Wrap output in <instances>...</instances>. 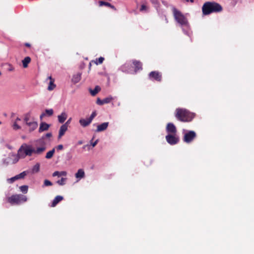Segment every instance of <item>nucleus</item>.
Masks as SVG:
<instances>
[{
	"instance_id": "33",
	"label": "nucleus",
	"mask_w": 254,
	"mask_h": 254,
	"mask_svg": "<svg viewBox=\"0 0 254 254\" xmlns=\"http://www.w3.org/2000/svg\"><path fill=\"white\" fill-rule=\"evenodd\" d=\"M32 120H33V119L30 118V115L29 114H27L25 115V117L24 118V122L25 124L28 123V122L31 121Z\"/></svg>"
},
{
	"instance_id": "16",
	"label": "nucleus",
	"mask_w": 254,
	"mask_h": 254,
	"mask_svg": "<svg viewBox=\"0 0 254 254\" xmlns=\"http://www.w3.org/2000/svg\"><path fill=\"white\" fill-rule=\"evenodd\" d=\"M49 127H50V125H49L45 122H42L40 124L39 132H43L44 131H46V130H48Z\"/></svg>"
},
{
	"instance_id": "54",
	"label": "nucleus",
	"mask_w": 254,
	"mask_h": 254,
	"mask_svg": "<svg viewBox=\"0 0 254 254\" xmlns=\"http://www.w3.org/2000/svg\"><path fill=\"white\" fill-rule=\"evenodd\" d=\"M26 46H30V44H26Z\"/></svg>"
},
{
	"instance_id": "8",
	"label": "nucleus",
	"mask_w": 254,
	"mask_h": 254,
	"mask_svg": "<svg viewBox=\"0 0 254 254\" xmlns=\"http://www.w3.org/2000/svg\"><path fill=\"white\" fill-rule=\"evenodd\" d=\"M149 78L152 80L160 81L161 80V74L158 71H151L149 74Z\"/></svg>"
},
{
	"instance_id": "50",
	"label": "nucleus",
	"mask_w": 254,
	"mask_h": 254,
	"mask_svg": "<svg viewBox=\"0 0 254 254\" xmlns=\"http://www.w3.org/2000/svg\"><path fill=\"white\" fill-rule=\"evenodd\" d=\"M45 116H46V114L43 113L40 115V118L41 119H42Z\"/></svg>"
},
{
	"instance_id": "11",
	"label": "nucleus",
	"mask_w": 254,
	"mask_h": 254,
	"mask_svg": "<svg viewBox=\"0 0 254 254\" xmlns=\"http://www.w3.org/2000/svg\"><path fill=\"white\" fill-rule=\"evenodd\" d=\"M108 126H109L108 122H105V123H102L101 124L98 125L97 126V129H96L95 131L99 132H101V131H104L107 128Z\"/></svg>"
},
{
	"instance_id": "41",
	"label": "nucleus",
	"mask_w": 254,
	"mask_h": 254,
	"mask_svg": "<svg viewBox=\"0 0 254 254\" xmlns=\"http://www.w3.org/2000/svg\"><path fill=\"white\" fill-rule=\"evenodd\" d=\"M8 160L7 161V159H4L2 160V163L3 165H7L10 162V161L9 160V159L8 158Z\"/></svg>"
},
{
	"instance_id": "9",
	"label": "nucleus",
	"mask_w": 254,
	"mask_h": 254,
	"mask_svg": "<svg viewBox=\"0 0 254 254\" xmlns=\"http://www.w3.org/2000/svg\"><path fill=\"white\" fill-rule=\"evenodd\" d=\"M166 131L168 134H177V129L175 125L171 123H168L166 127Z\"/></svg>"
},
{
	"instance_id": "44",
	"label": "nucleus",
	"mask_w": 254,
	"mask_h": 254,
	"mask_svg": "<svg viewBox=\"0 0 254 254\" xmlns=\"http://www.w3.org/2000/svg\"><path fill=\"white\" fill-rule=\"evenodd\" d=\"M150 1L153 4H154L155 5H158L159 3V1L158 0H150Z\"/></svg>"
},
{
	"instance_id": "20",
	"label": "nucleus",
	"mask_w": 254,
	"mask_h": 254,
	"mask_svg": "<svg viewBox=\"0 0 254 254\" xmlns=\"http://www.w3.org/2000/svg\"><path fill=\"white\" fill-rule=\"evenodd\" d=\"M67 117V114L64 112H63L61 114L59 115L58 116V121L60 123H63L66 119Z\"/></svg>"
},
{
	"instance_id": "1",
	"label": "nucleus",
	"mask_w": 254,
	"mask_h": 254,
	"mask_svg": "<svg viewBox=\"0 0 254 254\" xmlns=\"http://www.w3.org/2000/svg\"><path fill=\"white\" fill-rule=\"evenodd\" d=\"M40 142L41 143L40 145H36L35 147L26 144H23L18 150V156L21 158H24L26 156H31L33 154H42L45 151L46 147L45 143L43 141Z\"/></svg>"
},
{
	"instance_id": "48",
	"label": "nucleus",
	"mask_w": 254,
	"mask_h": 254,
	"mask_svg": "<svg viewBox=\"0 0 254 254\" xmlns=\"http://www.w3.org/2000/svg\"><path fill=\"white\" fill-rule=\"evenodd\" d=\"M87 148L88 150H90V145H89V144H86V145H85L83 146V149H85V148Z\"/></svg>"
},
{
	"instance_id": "43",
	"label": "nucleus",
	"mask_w": 254,
	"mask_h": 254,
	"mask_svg": "<svg viewBox=\"0 0 254 254\" xmlns=\"http://www.w3.org/2000/svg\"><path fill=\"white\" fill-rule=\"evenodd\" d=\"M97 104L99 105H102L104 104L103 103V100H101L100 98H98L96 102Z\"/></svg>"
},
{
	"instance_id": "36",
	"label": "nucleus",
	"mask_w": 254,
	"mask_h": 254,
	"mask_svg": "<svg viewBox=\"0 0 254 254\" xmlns=\"http://www.w3.org/2000/svg\"><path fill=\"white\" fill-rule=\"evenodd\" d=\"M97 115V113L95 111H93L92 114H91L90 116L88 118L89 119V120H90V121L91 122H92L93 120L94 119V118Z\"/></svg>"
},
{
	"instance_id": "53",
	"label": "nucleus",
	"mask_w": 254,
	"mask_h": 254,
	"mask_svg": "<svg viewBox=\"0 0 254 254\" xmlns=\"http://www.w3.org/2000/svg\"><path fill=\"white\" fill-rule=\"evenodd\" d=\"M82 141H79L78 142V144H82Z\"/></svg>"
},
{
	"instance_id": "6",
	"label": "nucleus",
	"mask_w": 254,
	"mask_h": 254,
	"mask_svg": "<svg viewBox=\"0 0 254 254\" xmlns=\"http://www.w3.org/2000/svg\"><path fill=\"white\" fill-rule=\"evenodd\" d=\"M166 139L169 144L173 145L179 142V137L177 134H168L166 136Z\"/></svg>"
},
{
	"instance_id": "32",
	"label": "nucleus",
	"mask_w": 254,
	"mask_h": 254,
	"mask_svg": "<svg viewBox=\"0 0 254 254\" xmlns=\"http://www.w3.org/2000/svg\"><path fill=\"white\" fill-rule=\"evenodd\" d=\"M44 113L46 114V116H51L54 114V111L52 109H46Z\"/></svg>"
},
{
	"instance_id": "5",
	"label": "nucleus",
	"mask_w": 254,
	"mask_h": 254,
	"mask_svg": "<svg viewBox=\"0 0 254 254\" xmlns=\"http://www.w3.org/2000/svg\"><path fill=\"white\" fill-rule=\"evenodd\" d=\"M7 200L11 204H19L26 202L27 200V198L25 195L22 194H14L8 197Z\"/></svg>"
},
{
	"instance_id": "2",
	"label": "nucleus",
	"mask_w": 254,
	"mask_h": 254,
	"mask_svg": "<svg viewBox=\"0 0 254 254\" xmlns=\"http://www.w3.org/2000/svg\"><path fill=\"white\" fill-rule=\"evenodd\" d=\"M173 14L176 21L182 28L184 33L189 36H190L191 32L187 19L180 11L175 8H173Z\"/></svg>"
},
{
	"instance_id": "38",
	"label": "nucleus",
	"mask_w": 254,
	"mask_h": 254,
	"mask_svg": "<svg viewBox=\"0 0 254 254\" xmlns=\"http://www.w3.org/2000/svg\"><path fill=\"white\" fill-rule=\"evenodd\" d=\"M93 138L90 141V145H91L93 147H94L97 145V144L99 142V140L96 139L94 142H93Z\"/></svg>"
},
{
	"instance_id": "40",
	"label": "nucleus",
	"mask_w": 254,
	"mask_h": 254,
	"mask_svg": "<svg viewBox=\"0 0 254 254\" xmlns=\"http://www.w3.org/2000/svg\"><path fill=\"white\" fill-rule=\"evenodd\" d=\"M13 128L14 129L17 130L20 128V127L15 122L13 125Z\"/></svg>"
},
{
	"instance_id": "28",
	"label": "nucleus",
	"mask_w": 254,
	"mask_h": 254,
	"mask_svg": "<svg viewBox=\"0 0 254 254\" xmlns=\"http://www.w3.org/2000/svg\"><path fill=\"white\" fill-rule=\"evenodd\" d=\"M100 90V87L98 86H96L93 90L90 89V92L92 96H95Z\"/></svg>"
},
{
	"instance_id": "21",
	"label": "nucleus",
	"mask_w": 254,
	"mask_h": 254,
	"mask_svg": "<svg viewBox=\"0 0 254 254\" xmlns=\"http://www.w3.org/2000/svg\"><path fill=\"white\" fill-rule=\"evenodd\" d=\"M63 199V197L60 195L57 196L53 200L51 205L52 207L55 206L60 201Z\"/></svg>"
},
{
	"instance_id": "35",
	"label": "nucleus",
	"mask_w": 254,
	"mask_h": 254,
	"mask_svg": "<svg viewBox=\"0 0 254 254\" xmlns=\"http://www.w3.org/2000/svg\"><path fill=\"white\" fill-rule=\"evenodd\" d=\"M66 180V178H62L60 180H58L57 183L60 186H63L65 184V182Z\"/></svg>"
},
{
	"instance_id": "19",
	"label": "nucleus",
	"mask_w": 254,
	"mask_h": 254,
	"mask_svg": "<svg viewBox=\"0 0 254 254\" xmlns=\"http://www.w3.org/2000/svg\"><path fill=\"white\" fill-rule=\"evenodd\" d=\"M75 176L78 180H80L82 178L85 177V173L83 169H78L77 172L75 173Z\"/></svg>"
},
{
	"instance_id": "47",
	"label": "nucleus",
	"mask_w": 254,
	"mask_h": 254,
	"mask_svg": "<svg viewBox=\"0 0 254 254\" xmlns=\"http://www.w3.org/2000/svg\"><path fill=\"white\" fill-rule=\"evenodd\" d=\"M9 68L8 69L9 71H13V70H14V68L13 66L11 64H9Z\"/></svg>"
},
{
	"instance_id": "31",
	"label": "nucleus",
	"mask_w": 254,
	"mask_h": 254,
	"mask_svg": "<svg viewBox=\"0 0 254 254\" xmlns=\"http://www.w3.org/2000/svg\"><path fill=\"white\" fill-rule=\"evenodd\" d=\"M148 7L145 4H142L140 8V11L142 12H147L148 10Z\"/></svg>"
},
{
	"instance_id": "56",
	"label": "nucleus",
	"mask_w": 254,
	"mask_h": 254,
	"mask_svg": "<svg viewBox=\"0 0 254 254\" xmlns=\"http://www.w3.org/2000/svg\"><path fill=\"white\" fill-rule=\"evenodd\" d=\"M1 74V72L0 71V75Z\"/></svg>"
},
{
	"instance_id": "10",
	"label": "nucleus",
	"mask_w": 254,
	"mask_h": 254,
	"mask_svg": "<svg viewBox=\"0 0 254 254\" xmlns=\"http://www.w3.org/2000/svg\"><path fill=\"white\" fill-rule=\"evenodd\" d=\"M29 127V130L32 131L38 127V123L34 119L25 124Z\"/></svg>"
},
{
	"instance_id": "15",
	"label": "nucleus",
	"mask_w": 254,
	"mask_h": 254,
	"mask_svg": "<svg viewBox=\"0 0 254 254\" xmlns=\"http://www.w3.org/2000/svg\"><path fill=\"white\" fill-rule=\"evenodd\" d=\"M81 78V73L80 72L74 74L71 79L72 82L74 84H76L80 81Z\"/></svg>"
},
{
	"instance_id": "7",
	"label": "nucleus",
	"mask_w": 254,
	"mask_h": 254,
	"mask_svg": "<svg viewBox=\"0 0 254 254\" xmlns=\"http://www.w3.org/2000/svg\"><path fill=\"white\" fill-rule=\"evenodd\" d=\"M196 134L193 131H189L185 133L184 141L186 143H190L195 137Z\"/></svg>"
},
{
	"instance_id": "52",
	"label": "nucleus",
	"mask_w": 254,
	"mask_h": 254,
	"mask_svg": "<svg viewBox=\"0 0 254 254\" xmlns=\"http://www.w3.org/2000/svg\"><path fill=\"white\" fill-rule=\"evenodd\" d=\"M18 121H20V119L19 118H17V119H16V121L15 122H17Z\"/></svg>"
},
{
	"instance_id": "24",
	"label": "nucleus",
	"mask_w": 254,
	"mask_h": 254,
	"mask_svg": "<svg viewBox=\"0 0 254 254\" xmlns=\"http://www.w3.org/2000/svg\"><path fill=\"white\" fill-rule=\"evenodd\" d=\"M66 175H67V173L66 171H61V172L55 171L53 173L52 176L53 177L58 176L59 177H61L62 176H65Z\"/></svg>"
},
{
	"instance_id": "42",
	"label": "nucleus",
	"mask_w": 254,
	"mask_h": 254,
	"mask_svg": "<svg viewBox=\"0 0 254 254\" xmlns=\"http://www.w3.org/2000/svg\"><path fill=\"white\" fill-rule=\"evenodd\" d=\"M104 58L103 57H100L98 60H97V64H101L103 63L104 61Z\"/></svg>"
},
{
	"instance_id": "12",
	"label": "nucleus",
	"mask_w": 254,
	"mask_h": 254,
	"mask_svg": "<svg viewBox=\"0 0 254 254\" xmlns=\"http://www.w3.org/2000/svg\"><path fill=\"white\" fill-rule=\"evenodd\" d=\"M91 121L89 118L86 119H80L79 121V123L81 127H85L88 126L91 123Z\"/></svg>"
},
{
	"instance_id": "3",
	"label": "nucleus",
	"mask_w": 254,
	"mask_h": 254,
	"mask_svg": "<svg viewBox=\"0 0 254 254\" xmlns=\"http://www.w3.org/2000/svg\"><path fill=\"white\" fill-rule=\"evenodd\" d=\"M202 10L204 15H208L213 12H221L222 7L215 2H206L203 5Z\"/></svg>"
},
{
	"instance_id": "25",
	"label": "nucleus",
	"mask_w": 254,
	"mask_h": 254,
	"mask_svg": "<svg viewBox=\"0 0 254 254\" xmlns=\"http://www.w3.org/2000/svg\"><path fill=\"white\" fill-rule=\"evenodd\" d=\"M99 5L100 6H102L103 5H105V6L110 7L113 9H115V6L114 5H112L111 3H110L108 2H105V1H99Z\"/></svg>"
},
{
	"instance_id": "49",
	"label": "nucleus",
	"mask_w": 254,
	"mask_h": 254,
	"mask_svg": "<svg viewBox=\"0 0 254 254\" xmlns=\"http://www.w3.org/2000/svg\"><path fill=\"white\" fill-rule=\"evenodd\" d=\"M52 135V133L48 132L45 134V137H50Z\"/></svg>"
},
{
	"instance_id": "39",
	"label": "nucleus",
	"mask_w": 254,
	"mask_h": 254,
	"mask_svg": "<svg viewBox=\"0 0 254 254\" xmlns=\"http://www.w3.org/2000/svg\"><path fill=\"white\" fill-rule=\"evenodd\" d=\"M52 185L51 182L48 180H45L44 182V186H51Z\"/></svg>"
},
{
	"instance_id": "30",
	"label": "nucleus",
	"mask_w": 254,
	"mask_h": 254,
	"mask_svg": "<svg viewBox=\"0 0 254 254\" xmlns=\"http://www.w3.org/2000/svg\"><path fill=\"white\" fill-rule=\"evenodd\" d=\"M19 189L22 192L26 193L28 191V186L27 185L21 186L19 187Z\"/></svg>"
},
{
	"instance_id": "4",
	"label": "nucleus",
	"mask_w": 254,
	"mask_h": 254,
	"mask_svg": "<svg viewBox=\"0 0 254 254\" xmlns=\"http://www.w3.org/2000/svg\"><path fill=\"white\" fill-rule=\"evenodd\" d=\"M194 117V115L193 113L189 112L186 109H177L176 110V117L182 122H190Z\"/></svg>"
},
{
	"instance_id": "14",
	"label": "nucleus",
	"mask_w": 254,
	"mask_h": 254,
	"mask_svg": "<svg viewBox=\"0 0 254 254\" xmlns=\"http://www.w3.org/2000/svg\"><path fill=\"white\" fill-rule=\"evenodd\" d=\"M48 79L50 80V82L47 89L49 91H52L54 90L56 87V85L54 84L55 80L53 78H52L51 76L48 77L47 80Z\"/></svg>"
},
{
	"instance_id": "23",
	"label": "nucleus",
	"mask_w": 254,
	"mask_h": 254,
	"mask_svg": "<svg viewBox=\"0 0 254 254\" xmlns=\"http://www.w3.org/2000/svg\"><path fill=\"white\" fill-rule=\"evenodd\" d=\"M133 64L135 66V72L142 69V64L139 62L133 61Z\"/></svg>"
},
{
	"instance_id": "45",
	"label": "nucleus",
	"mask_w": 254,
	"mask_h": 254,
	"mask_svg": "<svg viewBox=\"0 0 254 254\" xmlns=\"http://www.w3.org/2000/svg\"><path fill=\"white\" fill-rule=\"evenodd\" d=\"M57 149L58 150H62L63 149V145H62V144H60L59 145H58L57 146Z\"/></svg>"
},
{
	"instance_id": "18",
	"label": "nucleus",
	"mask_w": 254,
	"mask_h": 254,
	"mask_svg": "<svg viewBox=\"0 0 254 254\" xmlns=\"http://www.w3.org/2000/svg\"><path fill=\"white\" fill-rule=\"evenodd\" d=\"M67 129V127L66 125H63L60 128L58 138H61L65 133Z\"/></svg>"
},
{
	"instance_id": "27",
	"label": "nucleus",
	"mask_w": 254,
	"mask_h": 254,
	"mask_svg": "<svg viewBox=\"0 0 254 254\" xmlns=\"http://www.w3.org/2000/svg\"><path fill=\"white\" fill-rule=\"evenodd\" d=\"M55 152V148H53L52 150L48 151L46 155L45 156L46 158L48 159H51L53 156V155H54Z\"/></svg>"
},
{
	"instance_id": "46",
	"label": "nucleus",
	"mask_w": 254,
	"mask_h": 254,
	"mask_svg": "<svg viewBox=\"0 0 254 254\" xmlns=\"http://www.w3.org/2000/svg\"><path fill=\"white\" fill-rule=\"evenodd\" d=\"M71 121V118H69V119L67 121V122H66L65 124H64V125H66V127H67V126H68V125L70 124V123Z\"/></svg>"
},
{
	"instance_id": "37",
	"label": "nucleus",
	"mask_w": 254,
	"mask_h": 254,
	"mask_svg": "<svg viewBox=\"0 0 254 254\" xmlns=\"http://www.w3.org/2000/svg\"><path fill=\"white\" fill-rule=\"evenodd\" d=\"M16 180H17V178H16L15 176L14 177H12L11 178H9V179H7V182L10 183V184L13 183Z\"/></svg>"
},
{
	"instance_id": "22",
	"label": "nucleus",
	"mask_w": 254,
	"mask_h": 254,
	"mask_svg": "<svg viewBox=\"0 0 254 254\" xmlns=\"http://www.w3.org/2000/svg\"><path fill=\"white\" fill-rule=\"evenodd\" d=\"M31 59L29 57H25L22 61L23 66L26 68L28 66V64L30 63Z\"/></svg>"
},
{
	"instance_id": "26",
	"label": "nucleus",
	"mask_w": 254,
	"mask_h": 254,
	"mask_svg": "<svg viewBox=\"0 0 254 254\" xmlns=\"http://www.w3.org/2000/svg\"><path fill=\"white\" fill-rule=\"evenodd\" d=\"M40 170V164L36 163L32 168V173L34 174L39 172Z\"/></svg>"
},
{
	"instance_id": "29",
	"label": "nucleus",
	"mask_w": 254,
	"mask_h": 254,
	"mask_svg": "<svg viewBox=\"0 0 254 254\" xmlns=\"http://www.w3.org/2000/svg\"><path fill=\"white\" fill-rule=\"evenodd\" d=\"M27 175L26 171H23L22 173L16 175L17 180L23 179Z\"/></svg>"
},
{
	"instance_id": "13",
	"label": "nucleus",
	"mask_w": 254,
	"mask_h": 254,
	"mask_svg": "<svg viewBox=\"0 0 254 254\" xmlns=\"http://www.w3.org/2000/svg\"><path fill=\"white\" fill-rule=\"evenodd\" d=\"M8 158L9 159L10 162L14 164V163H16V162H17L18 161L19 159L20 158H21V157L18 156V153H17V155L13 154V153L9 154Z\"/></svg>"
},
{
	"instance_id": "55",
	"label": "nucleus",
	"mask_w": 254,
	"mask_h": 254,
	"mask_svg": "<svg viewBox=\"0 0 254 254\" xmlns=\"http://www.w3.org/2000/svg\"><path fill=\"white\" fill-rule=\"evenodd\" d=\"M1 124V122H0V125Z\"/></svg>"
},
{
	"instance_id": "34",
	"label": "nucleus",
	"mask_w": 254,
	"mask_h": 254,
	"mask_svg": "<svg viewBox=\"0 0 254 254\" xmlns=\"http://www.w3.org/2000/svg\"><path fill=\"white\" fill-rule=\"evenodd\" d=\"M113 99L112 96H109L107 98L103 99V103L105 104H107L110 103Z\"/></svg>"
},
{
	"instance_id": "17",
	"label": "nucleus",
	"mask_w": 254,
	"mask_h": 254,
	"mask_svg": "<svg viewBox=\"0 0 254 254\" xmlns=\"http://www.w3.org/2000/svg\"><path fill=\"white\" fill-rule=\"evenodd\" d=\"M130 64L128 63H126L125 64L123 65L120 67V69L124 72L126 73H131L130 70Z\"/></svg>"
},
{
	"instance_id": "51",
	"label": "nucleus",
	"mask_w": 254,
	"mask_h": 254,
	"mask_svg": "<svg viewBox=\"0 0 254 254\" xmlns=\"http://www.w3.org/2000/svg\"><path fill=\"white\" fill-rule=\"evenodd\" d=\"M187 2H190L191 3L193 2H194V0H185Z\"/></svg>"
}]
</instances>
